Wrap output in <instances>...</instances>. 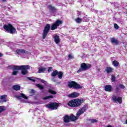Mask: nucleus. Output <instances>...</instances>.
<instances>
[{
    "mask_svg": "<svg viewBox=\"0 0 127 127\" xmlns=\"http://www.w3.org/2000/svg\"><path fill=\"white\" fill-rule=\"evenodd\" d=\"M3 28L8 32V33H10V34H13L14 33H15V32L16 31V29L11 24L8 23V24H5L3 26Z\"/></svg>",
    "mask_w": 127,
    "mask_h": 127,
    "instance_id": "4",
    "label": "nucleus"
},
{
    "mask_svg": "<svg viewBox=\"0 0 127 127\" xmlns=\"http://www.w3.org/2000/svg\"><path fill=\"white\" fill-rule=\"evenodd\" d=\"M38 80H40V81L41 82V83H43L44 84L46 82L45 80H44L42 79L38 78Z\"/></svg>",
    "mask_w": 127,
    "mask_h": 127,
    "instance_id": "38",
    "label": "nucleus"
},
{
    "mask_svg": "<svg viewBox=\"0 0 127 127\" xmlns=\"http://www.w3.org/2000/svg\"><path fill=\"white\" fill-rule=\"evenodd\" d=\"M114 71V68L111 67H107L106 69V71L107 73L109 74V73H112Z\"/></svg>",
    "mask_w": 127,
    "mask_h": 127,
    "instance_id": "20",
    "label": "nucleus"
},
{
    "mask_svg": "<svg viewBox=\"0 0 127 127\" xmlns=\"http://www.w3.org/2000/svg\"><path fill=\"white\" fill-rule=\"evenodd\" d=\"M20 95H21V98H23V99H25L26 100H27L28 99L27 96H25V94L23 93H21Z\"/></svg>",
    "mask_w": 127,
    "mask_h": 127,
    "instance_id": "31",
    "label": "nucleus"
},
{
    "mask_svg": "<svg viewBox=\"0 0 127 127\" xmlns=\"http://www.w3.org/2000/svg\"><path fill=\"white\" fill-rule=\"evenodd\" d=\"M31 94H35V90H34L33 89L31 90Z\"/></svg>",
    "mask_w": 127,
    "mask_h": 127,
    "instance_id": "40",
    "label": "nucleus"
},
{
    "mask_svg": "<svg viewBox=\"0 0 127 127\" xmlns=\"http://www.w3.org/2000/svg\"><path fill=\"white\" fill-rule=\"evenodd\" d=\"M79 95L80 94L78 92H74L69 94L68 97V98H77V97H79Z\"/></svg>",
    "mask_w": 127,
    "mask_h": 127,
    "instance_id": "13",
    "label": "nucleus"
},
{
    "mask_svg": "<svg viewBox=\"0 0 127 127\" xmlns=\"http://www.w3.org/2000/svg\"><path fill=\"white\" fill-rule=\"evenodd\" d=\"M36 87L40 89V90H43L44 89V86L43 85H40L39 84H36Z\"/></svg>",
    "mask_w": 127,
    "mask_h": 127,
    "instance_id": "25",
    "label": "nucleus"
},
{
    "mask_svg": "<svg viewBox=\"0 0 127 127\" xmlns=\"http://www.w3.org/2000/svg\"><path fill=\"white\" fill-rule=\"evenodd\" d=\"M49 93H50V94H53V95H56V94H57L56 91H54L51 89H49Z\"/></svg>",
    "mask_w": 127,
    "mask_h": 127,
    "instance_id": "29",
    "label": "nucleus"
},
{
    "mask_svg": "<svg viewBox=\"0 0 127 127\" xmlns=\"http://www.w3.org/2000/svg\"><path fill=\"white\" fill-rule=\"evenodd\" d=\"M64 74V73L63 72H62V71L58 72V78H59V79H62V78L63 77Z\"/></svg>",
    "mask_w": 127,
    "mask_h": 127,
    "instance_id": "24",
    "label": "nucleus"
},
{
    "mask_svg": "<svg viewBox=\"0 0 127 127\" xmlns=\"http://www.w3.org/2000/svg\"><path fill=\"white\" fill-rule=\"evenodd\" d=\"M32 77H27V79L28 80H30V81H31L32 82H35V79L31 78Z\"/></svg>",
    "mask_w": 127,
    "mask_h": 127,
    "instance_id": "33",
    "label": "nucleus"
},
{
    "mask_svg": "<svg viewBox=\"0 0 127 127\" xmlns=\"http://www.w3.org/2000/svg\"><path fill=\"white\" fill-rule=\"evenodd\" d=\"M84 101L85 100L83 99V98L80 99L79 98L72 99L67 103V105L71 108H78V107L82 106V104L84 103Z\"/></svg>",
    "mask_w": 127,
    "mask_h": 127,
    "instance_id": "2",
    "label": "nucleus"
},
{
    "mask_svg": "<svg viewBox=\"0 0 127 127\" xmlns=\"http://www.w3.org/2000/svg\"><path fill=\"white\" fill-rule=\"evenodd\" d=\"M52 71V67H49L48 69V73H50Z\"/></svg>",
    "mask_w": 127,
    "mask_h": 127,
    "instance_id": "36",
    "label": "nucleus"
},
{
    "mask_svg": "<svg viewBox=\"0 0 127 127\" xmlns=\"http://www.w3.org/2000/svg\"><path fill=\"white\" fill-rule=\"evenodd\" d=\"M3 2H5V1H6L7 0H1Z\"/></svg>",
    "mask_w": 127,
    "mask_h": 127,
    "instance_id": "43",
    "label": "nucleus"
},
{
    "mask_svg": "<svg viewBox=\"0 0 127 127\" xmlns=\"http://www.w3.org/2000/svg\"><path fill=\"white\" fill-rule=\"evenodd\" d=\"M63 122L65 124H69L70 121L75 122L78 120L77 116H75L73 114H71L70 115H65L63 117Z\"/></svg>",
    "mask_w": 127,
    "mask_h": 127,
    "instance_id": "3",
    "label": "nucleus"
},
{
    "mask_svg": "<svg viewBox=\"0 0 127 127\" xmlns=\"http://www.w3.org/2000/svg\"><path fill=\"white\" fill-rule=\"evenodd\" d=\"M59 107V103L56 102H53L46 105V107L48 109H50L51 111H54V110H57Z\"/></svg>",
    "mask_w": 127,
    "mask_h": 127,
    "instance_id": "8",
    "label": "nucleus"
},
{
    "mask_svg": "<svg viewBox=\"0 0 127 127\" xmlns=\"http://www.w3.org/2000/svg\"><path fill=\"white\" fill-rule=\"evenodd\" d=\"M112 85L108 84L105 86L104 90L106 92H112Z\"/></svg>",
    "mask_w": 127,
    "mask_h": 127,
    "instance_id": "16",
    "label": "nucleus"
},
{
    "mask_svg": "<svg viewBox=\"0 0 127 127\" xmlns=\"http://www.w3.org/2000/svg\"><path fill=\"white\" fill-rule=\"evenodd\" d=\"M75 21L77 23H81V22H82V18L77 17L75 19Z\"/></svg>",
    "mask_w": 127,
    "mask_h": 127,
    "instance_id": "27",
    "label": "nucleus"
},
{
    "mask_svg": "<svg viewBox=\"0 0 127 127\" xmlns=\"http://www.w3.org/2000/svg\"><path fill=\"white\" fill-rule=\"evenodd\" d=\"M28 69H30V66L28 65H14L13 69L14 71L12 72V75L14 76L17 75L18 71H15V70H21V73L22 75H27V73H28V71H27Z\"/></svg>",
    "mask_w": 127,
    "mask_h": 127,
    "instance_id": "1",
    "label": "nucleus"
},
{
    "mask_svg": "<svg viewBox=\"0 0 127 127\" xmlns=\"http://www.w3.org/2000/svg\"><path fill=\"white\" fill-rule=\"evenodd\" d=\"M48 8L52 13H56L57 12V8L51 4L48 5Z\"/></svg>",
    "mask_w": 127,
    "mask_h": 127,
    "instance_id": "12",
    "label": "nucleus"
},
{
    "mask_svg": "<svg viewBox=\"0 0 127 127\" xmlns=\"http://www.w3.org/2000/svg\"><path fill=\"white\" fill-rule=\"evenodd\" d=\"M50 31V24H47L45 26L43 31V34H42L43 39H45L46 38V37L47 36V34H48V33Z\"/></svg>",
    "mask_w": 127,
    "mask_h": 127,
    "instance_id": "9",
    "label": "nucleus"
},
{
    "mask_svg": "<svg viewBox=\"0 0 127 127\" xmlns=\"http://www.w3.org/2000/svg\"><path fill=\"white\" fill-rule=\"evenodd\" d=\"M88 109H89V105L88 104H85L82 107L79 109L76 114L77 119H79V117H80L81 115H82L84 113H86L88 110Z\"/></svg>",
    "mask_w": 127,
    "mask_h": 127,
    "instance_id": "6",
    "label": "nucleus"
},
{
    "mask_svg": "<svg viewBox=\"0 0 127 127\" xmlns=\"http://www.w3.org/2000/svg\"><path fill=\"white\" fill-rule=\"evenodd\" d=\"M111 80L113 83H115V82H116V76L112 75Z\"/></svg>",
    "mask_w": 127,
    "mask_h": 127,
    "instance_id": "28",
    "label": "nucleus"
},
{
    "mask_svg": "<svg viewBox=\"0 0 127 127\" xmlns=\"http://www.w3.org/2000/svg\"><path fill=\"white\" fill-rule=\"evenodd\" d=\"M6 99H5V95H2L0 97V103H5Z\"/></svg>",
    "mask_w": 127,
    "mask_h": 127,
    "instance_id": "19",
    "label": "nucleus"
},
{
    "mask_svg": "<svg viewBox=\"0 0 127 127\" xmlns=\"http://www.w3.org/2000/svg\"><path fill=\"white\" fill-rule=\"evenodd\" d=\"M126 125H127V120H126Z\"/></svg>",
    "mask_w": 127,
    "mask_h": 127,
    "instance_id": "45",
    "label": "nucleus"
},
{
    "mask_svg": "<svg viewBox=\"0 0 127 127\" xmlns=\"http://www.w3.org/2000/svg\"><path fill=\"white\" fill-rule=\"evenodd\" d=\"M90 121L92 124H95V123H98V120L96 119H90Z\"/></svg>",
    "mask_w": 127,
    "mask_h": 127,
    "instance_id": "32",
    "label": "nucleus"
},
{
    "mask_svg": "<svg viewBox=\"0 0 127 127\" xmlns=\"http://www.w3.org/2000/svg\"><path fill=\"white\" fill-rule=\"evenodd\" d=\"M12 89L13 90H14V91H19V90L21 89V87L19 85H14L12 86Z\"/></svg>",
    "mask_w": 127,
    "mask_h": 127,
    "instance_id": "18",
    "label": "nucleus"
},
{
    "mask_svg": "<svg viewBox=\"0 0 127 127\" xmlns=\"http://www.w3.org/2000/svg\"><path fill=\"white\" fill-rule=\"evenodd\" d=\"M68 87L69 88H73V89H82L83 86L79 84L76 81H71L68 82Z\"/></svg>",
    "mask_w": 127,
    "mask_h": 127,
    "instance_id": "7",
    "label": "nucleus"
},
{
    "mask_svg": "<svg viewBox=\"0 0 127 127\" xmlns=\"http://www.w3.org/2000/svg\"><path fill=\"white\" fill-rule=\"evenodd\" d=\"M63 23V21L62 20H61L60 19H57L55 23H53L51 27V30H55V29H57V27L59 26L61 24H62Z\"/></svg>",
    "mask_w": 127,
    "mask_h": 127,
    "instance_id": "10",
    "label": "nucleus"
},
{
    "mask_svg": "<svg viewBox=\"0 0 127 127\" xmlns=\"http://www.w3.org/2000/svg\"><path fill=\"white\" fill-rule=\"evenodd\" d=\"M114 28H115V29H119V25H118L117 24V23H115V24H114Z\"/></svg>",
    "mask_w": 127,
    "mask_h": 127,
    "instance_id": "34",
    "label": "nucleus"
},
{
    "mask_svg": "<svg viewBox=\"0 0 127 127\" xmlns=\"http://www.w3.org/2000/svg\"><path fill=\"white\" fill-rule=\"evenodd\" d=\"M113 99L114 102H118L119 104H122V103H123V99L122 98V97H118L117 98L116 96H114Z\"/></svg>",
    "mask_w": 127,
    "mask_h": 127,
    "instance_id": "15",
    "label": "nucleus"
},
{
    "mask_svg": "<svg viewBox=\"0 0 127 127\" xmlns=\"http://www.w3.org/2000/svg\"><path fill=\"white\" fill-rule=\"evenodd\" d=\"M46 70V68L45 67H39L38 68V73H44Z\"/></svg>",
    "mask_w": 127,
    "mask_h": 127,
    "instance_id": "21",
    "label": "nucleus"
},
{
    "mask_svg": "<svg viewBox=\"0 0 127 127\" xmlns=\"http://www.w3.org/2000/svg\"><path fill=\"white\" fill-rule=\"evenodd\" d=\"M16 98H17V99H18L19 100L21 99V95L17 96Z\"/></svg>",
    "mask_w": 127,
    "mask_h": 127,
    "instance_id": "39",
    "label": "nucleus"
},
{
    "mask_svg": "<svg viewBox=\"0 0 127 127\" xmlns=\"http://www.w3.org/2000/svg\"><path fill=\"white\" fill-rule=\"evenodd\" d=\"M53 38L54 39V42L57 44L60 43V37L58 35H55L54 36Z\"/></svg>",
    "mask_w": 127,
    "mask_h": 127,
    "instance_id": "14",
    "label": "nucleus"
},
{
    "mask_svg": "<svg viewBox=\"0 0 127 127\" xmlns=\"http://www.w3.org/2000/svg\"><path fill=\"white\" fill-rule=\"evenodd\" d=\"M119 91H120V87H119V86H116V93H118Z\"/></svg>",
    "mask_w": 127,
    "mask_h": 127,
    "instance_id": "37",
    "label": "nucleus"
},
{
    "mask_svg": "<svg viewBox=\"0 0 127 127\" xmlns=\"http://www.w3.org/2000/svg\"><path fill=\"white\" fill-rule=\"evenodd\" d=\"M111 43L115 44L116 45H119V41L115 39V38H112L111 39Z\"/></svg>",
    "mask_w": 127,
    "mask_h": 127,
    "instance_id": "17",
    "label": "nucleus"
},
{
    "mask_svg": "<svg viewBox=\"0 0 127 127\" xmlns=\"http://www.w3.org/2000/svg\"><path fill=\"white\" fill-rule=\"evenodd\" d=\"M119 87H120L121 89H125V88H126V87L124 86V84H120Z\"/></svg>",
    "mask_w": 127,
    "mask_h": 127,
    "instance_id": "35",
    "label": "nucleus"
},
{
    "mask_svg": "<svg viewBox=\"0 0 127 127\" xmlns=\"http://www.w3.org/2000/svg\"><path fill=\"white\" fill-rule=\"evenodd\" d=\"M57 75H58V70H57L54 71L51 74L52 77H55Z\"/></svg>",
    "mask_w": 127,
    "mask_h": 127,
    "instance_id": "23",
    "label": "nucleus"
},
{
    "mask_svg": "<svg viewBox=\"0 0 127 127\" xmlns=\"http://www.w3.org/2000/svg\"><path fill=\"white\" fill-rule=\"evenodd\" d=\"M5 111V107L3 106H0V114H1L2 112H4Z\"/></svg>",
    "mask_w": 127,
    "mask_h": 127,
    "instance_id": "26",
    "label": "nucleus"
},
{
    "mask_svg": "<svg viewBox=\"0 0 127 127\" xmlns=\"http://www.w3.org/2000/svg\"><path fill=\"white\" fill-rule=\"evenodd\" d=\"M107 127H112V126H111V125H108V126H107Z\"/></svg>",
    "mask_w": 127,
    "mask_h": 127,
    "instance_id": "44",
    "label": "nucleus"
},
{
    "mask_svg": "<svg viewBox=\"0 0 127 127\" xmlns=\"http://www.w3.org/2000/svg\"><path fill=\"white\" fill-rule=\"evenodd\" d=\"M68 57L70 59H72L73 58V57H72V56L71 55H68Z\"/></svg>",
    "mask_w": 127,
    "mask_h": 127,
    "instance_id": "41",
    "label": "nucleus"
},
{
    "mask_svg": "<svg viewBox=\"0 0 127 127\" xmlns=\"http://www.w3.org/2000/svg\"><path fill=\"white\" fill-rule=\"evenodd\" d=\"M123 44H125V43H124V42H123Z\"/></svg>",
    "mask_w": 127,
    "mask_h": 127,
    "instance_id": "46",
    "label": "nucleus"
},
{
    "mask_svg": "<svg viewBox=\"0 0 127 127\" xmlns=\"http://www.w3.org/2000/svg\"><path fill=\"white\" fill-rule=\"evenodd\" d=\"M15 52H16V55H20L21 54H28V53H29V52L22 49H17Z\"/></svg>",
    "mask_w": 127,
    "mask_h": 127,
    "instance_id": "11",
    "label": "nucleus"
},
{
    "mask_svg": "<svg viewBox=\"0 0 127 127\" xmlns=\"http://www.w3.org/2000/svg\"><path fill=\"white\" fill-rule=\"evenodd\" d=\"M2 56H3V54H2L1 53H0V57H2Z\"/></svg>",
    "mask_w": 127,
    "mask_h": 127,
    "instance_id": "42",
    "label": "nucleus"
},
{
    "mask_svg": "<svg viewBox=\"0 0 127 127\" xmlns=\"http://www.w3.org/2000/svg\"><path fill=\"white\" fill-rule=\"evenodd\" d=\"M53 95H49V96H48L45 97V98H44V100H47L48 99H53Z\"/></svg>",
    "mask_w": 127,
    "mask_h": 127,
    "instance_id": "30",
    "label": "nucleus"
},
{
    "mask_svg": "<svg viewBox=\"0 0 127 127\" xmlns=\"http://www.w3.org/2000/svg\"><path fill=\"white\" fill-rule=\"evenodd\" d=\"M112 64L113 65L115 66V67H118V66L120 65V63H119V62L116 60L114 61L112 63Z\"/></svg>",
    "mask_w": 127,
    "mask_h": 127,
    "instance_id": "22",
    "label": "nucleus"
},
{
    "mask_svg": "<svg viewBox=\"0 0 127 127\" xmlns=\"http://www.w3.org/2000/svg\"><path fill=\"white\" fill-rule=\"evenodd\" d=\"M90 68H92V64L88 63H81L80 64V67L76 71V73H81L82 71H87V70H89V69H90Z\"/></svg>",
    "mask_w": 127,
    "mask_h": 127,
    "instance_id": "5",
    "label": "nucleus"
}]
</instances>
